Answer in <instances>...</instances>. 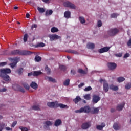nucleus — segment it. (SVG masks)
Here are the masks:
<instances>
[{
  "instance_id": "nucleus-3",
  "label": "nucleus",
  "mask_w": 131,
  "mask_h": 131,
  "mask_svg": "<svg viewBox=\"0 0 131 131\" xmlns=\"http://www.w3.org/2000/svg\"><path fill=\"white\" fill-rule=\"evenodd\" d=\"M75 113H90L91 112V107L89 106H85L79 110L75 111Z\"/></svg>"
},
{
  "instance_id": "nucleus-54",
  "label": "nucleus",
  "mask_w": 131,
  "mask_h": 131,
  "mask_svg": "<svg viewBox=\"0 0 131 131\" xmlns=\"http://www.w3.org/2000/svg\"><path fill=\"white\" fill-rule=\"evenodd\" d=\"M127 46H128V47H130V46H131V38H130L129 40L128 41V42L127 43Z\"/></svg>"
},
{
  "instance_id": "nucleus-20",
  "label": "nucleus",
  "mask_w": 131,
  "mask_h": 131,
  "mask_svg": "<svg viewBox=\"0 0 131 131\" xmlns=\"http://www.w3.org/2000/svg\"><path fill=\"white\" fill-rule=\"evenodd\" d=\"M87 48L90 50H94L95 49V44L93 43H88L86 45Z\"/></svg>"
},
{
  "instance_id": "nucleus-55",
  "label": "nucleus",
  "mask_w": 131,
  "mask_h": 131,
  "mask_svg": "<svg viewBox=\"0 0 131 131\" xmlns=\"http://www.w3.org/2000/svg\"><path fill=\"white\" fill-rule=\"evenodd\" d=\"M128 57H129V53H126L124 55L123 58H128Z\"/></svg>"
},
{
  "instance_id": "nucleus-46",
  "label": "nucleus",
  "mask_w": 131,
  "mask_h": 131,
  "mask_svg": "<svg viewBox=\"0 0 131 131\" xmlns=\"http://www.w3.org/2000/svg\"><path fill=\"white\" fill-rule=\"evenodd\" d=\"M46 46V44H45L43 42H40L38 44H37V47H38L39 48H43V47Z\"/></svg>"
},
{
  "instance_id": "nucleus-14",
  "label": "nucleus",
  "mask_w": 131,
  "mask_h": 131,
  "mask_svg": "<svg viewBox=\"0 0 131 131\" xmlns=\"http://www.w3.org/2000/svg\"><path fill=\"white\" fill-rule=\"evenodd\" d=\"M58 107H60L61 109H68V108H69V106L67 105L63 104L62 103L59 104V103L57 102L56 108H58Z\"/></svg>"
},
{
  "instance_id": "nucleus-26",
  "label": "nucleus",
  "mask_w": 131,
  "mask_h": 131,
  "mask_svg": "<svg viewBox=\"0 0 131 131\" xmlns=\"http://www.w3.org/2000/svg\"><path fill=\"white\" fill-rule=\"evenodd\" d=\"M80 101H81V98H80V96H77L76 98L73 99V102H74V103L76 104H77V103Z\"/></svg>"
},
{
  "instance_id": "nucleus-29",
  "label": "nucleus",
  "mask_w": 131,
  "mask_h": 131,
  "mask_svg": "<svg viewBox=\"0 0 131 131\" xmlns=\"http://www.w3.org/2000/svg\"><path fill=\"white\" fill-rule=\"evenodd\" d=\"M113 128L115 130H118V129H120V127L119 126H118V123H115L113 125Z\"/></svg>"
},
{
  "instance_id": "nucleus-16",
  "label": "nucleus",
  "mask_w": 131,
  "mask_h": 131,
  "mask_svg": "<svg viewBox=\"0 0 131 131\" xmlns=\"http://www.w3.org/2000/svg\"><path fill=\"white\" fill-rule=\"evenodd\" d=\"M30 86L34 90H37L38 89V85L35 82H32L30 85Z\"/></svg>"
},
{
  "instance_id": "nucleus-52",
  "label": "nucleus",
  "mask_w": 131,
  "mask_h": 131,
  "mask_svg": "<svg viewBox=\"0 0 131 131\" xmlns=\"http://www.w3.org/2000/svg\"><path fill=\"white\" fill-rule=\"evenodd\" d=\"M75 73H76V72L75 70H71V74H72V75H75Z\"/></svg>"
},
{
  "instance_id": "nucleus-32",
  "label": "nucleus",
  "mask_w": 131,
  "mask_h": 131,
  "mask_svg": "<svg viewBox=\"0 0 131 131\" xmlns=\"http://www.w3.org/2000/svg\"><path fill=\"white\" fill-rule=\"evenodd\" d=\"M53 14V10H47L45 12V15L46 16H50Z\"/></svg>"
},
{
  "instance_id": "nucleus-27",
  "label": "nucleus",
  "mask_w": 131,
  "mask_h": 131,
  "mask_svg": "<svg viewBox=\"0 0 131 131\" xmlns=\"http://www.w3.org/2000/svg\"><path fill=\"white\" fill-rule=\"evenodd\" d=\"M71 15V13H70V11H66L64 13V16L65 18H67V19H69Z\"/></svg>"
},
{
  "instance_id": "nucleus-61",
  "label": "nucleus",
  "mask_w": 131,
  "mask_h": 131,
  "mask_svg": "<svg viewBox=\"0 0 131 131\" xmlns=\"http://www.w3.org/2000/svg\"><path fill=\"white\" fill-rule=\"evenodd\" d=\"M84 85V83H81L79 85H78V88H82Z\"/></svg>"
},
{
  "instance_id": "nucleus-4",
  "label": "nucleus",
  "mask_w": 131,
  "mask_h": 131,
  "mask_svg": "<svg viewBox=\"0 0 131 131\" xmlns=\"http://www.w3.org/2000/svg\"><path fill=\"white\" fill-rule=\"evenodd\" d=\"M119 32V29L117 28H113L107 31V34L110 36H115V35H117Z\"/></svg>"
},
{
  "instance_id": "nucleus-62",
  "label": "nucleus",
  "mask_w": 131,
  "mask_h": 131,
  "mask_svg": "<svg viewBox=\"0 0 131 131\" xmlns=\"http://www.w3.org/2000/svg\"><path fill=\"white\" fill-rule=\"evenodd\" d=\"M5 129H6V130H12V129L10 128L9 127H6L5 128Z\"/></svg>"
},
{
  "instance_id": "nucleus-17",
  "label": "nucleus",
  "mask_w": 131,
  "mask_h": 131,
  "mask_svg": "<svg viewBox=\"0 0 131 131\" xmlns=\"http://www.w3.org/2000/svg\"><path fill=\"white\" fill-rule=\"evenodd\" d=\"M103 90L105 93L109 91V84L108 83L105 82L103 83Z\"/></svg>"
},
{
  "instance_id": "nucleus-5",
  "label": "nucleus",
  "mask_w": 131,
  "mask_h": 131,
  "mask_svg": "<svg viewBox=\"0 0 131 131\" xmlns=\"http://www.w3.org/2000/svg\"><path fill=\"white\" fill-rule=\"evenodd\" d=\"M101 100V97H100V95L94 94L92 96V102L93 104H97L99 101Z\"/></svg>"
},
{
  "instance_id": "nucleus-39",
  "label": "nucleus",
  "mask_w": 131,
  "mask_h": 131,
  "mask_svg": "<svg viewBox=\"0 0 131 131\" xmlns=\"http://www.w3.org/2000/svg\"><path fill=\"white\" fill-rule=\"evenodd\" d=\"M37 10H38L39 13H45V8H40L39 7H38Z\"/></svg>"
},
{
  "instance_id": "nucleus-56",
  "label": "nucleus",
  "mask_w": 131,
  "mask_h": 131,
  "mask_svg": "<svg viewBox=\"0 0 131 131\" xmlns=\"http://www.w3.org/2000/svg\"><path fill=\"white\" fill-rule=\"evenodd\" d=\"M19 91L20 92H21V93H25V90L24 89V88L20 87L19 88Z\"/></svg>"
},
{
  "instance_id": "nucleus-47",
  "label": "nucleus",
  "mask_w": 131,
  "mask_h": 131,
  "mask_svg": "<svg viewBox=\"0 0 131 131\" xmlns=\"http://www.w3.org/2000/svg\"><path fill=\"white\" fill-rule=\"evenodd\" d=\"M59 69H60V70H62V71H65V70H66L67 69V68L66 66H65L61 65L59 66Z\"/></svg>"
},
{
  "instance_id": "nucleus-37",
  "label": "nucleus",
  "mask_w": 131,
  "mask_h": 131,
  "mask_svg": "<svg viewBox=\"0 0 131 131\" xmlns=\"http://www.w3.org/2000/svg\"><path fill=\"white\" fill-rule=\"evenodd\" d=\"M125 88L126 90H130L131 88V82L127 83L125 85Z\"/></svg>"
},
{
  "instance_id": "nucleus-28",
  "label": "nucleus",
  "mask_w": 131,
  "mask_h": 131,
  "mask_svg": "<svg viewBox=\"0 0 131 131\" xmlns=\"http://www.w3.org/2000/svg\"><path fill=\"white\" fill-rule=\"evenodd\" d=\"M32 109L36 111H40V108L39 107V105H33L32 106Z\"/></svg>"
},
{
  "instance_id": "nucleus-49",
  "label": "nucleus",
  "mask_w": 131,
  "mask_h": 131,
  "mask_svg": "<svg viewBox=\"0 0 131 131\" xmlns=\"http://www.w3.org/2000/svg\"><path fill=\"white\" fill-rule=\"evenodd\" d=\"M85 92H89V91H92V87L91 86H88L86 87L84 89Z\"/></svg>"
},
{
  "instance_id": "nucleus-45",
  "label": "nucleus",
  "mask_w": 131,
  "mask_h": 131,
  "mask_svg": "<svg viewBox=\"0 0 131 131\" xmlns=\"http://www.w3.org/2000/svg\"><path fill=\"white\" fill-rule=\"evenodd\" d=\"M27 39H28V34H25L24 36V42H26V41H27Z\"/></svg>"
},
{
  "instance_id": "nucleus-58",
  "label": "nucleus",
  "mask_w": 131,
  "mask_h": 131,
  "mask_svg": "<svg viewBox=\"0 0 131 131\" xmlns=\"http://www.w3.org/2000/svg\"><path fill=\"white\" fill-rule=\"evenodd\" d=\"M16 124H17V121H14V122H13V123H12L11 126H12V127H15V126L16 125Z\"/></svg>"
},
{
  "instance_id": "nucleus-44",
  "label": "nucleus",
  "mask_w": 131,
  "mask_h": 131,
  "mask_svg": "<svg viewBox=\"0 0 131 131\" xmlns=\"http://www.w3.org/2000/svg\"><path fill=\"white\" fill-rule=\"evenodd\" d=\"M19 129L21 131H28V128H27L26 127H23V126H19Z\"/></svg>"
},
{
  "instance_id": "nucleus-41",
  "label": "nucleus",
  "mask_w": 131,
  "mask_h": 131,
  "mask_svg": "<svg viewBox=\"0 0 131 131\" xmlns=\"http://www.w3.org/2000/svg\"><path fill=\"white\" fill-rule=\"evenodd\" d=\"M84 99H85V100H91V95L90 94H86L84 96Z\"/></svg>"
},
{
  "instance_id": "nucleus-9",
  "label": "nucleus",
  "mask_w": 131,
  "mask_h": 131,
  "mask_svg": "<svg viewBox=\"0 0 131 131\" xmlns=\"http://www.w3.org/2000/svg\"><path fill=\"white\" fill-rule=\"evenodd\" d=\"M0 77H1L3 80H5V81H6L8 82V81H11V78L10 77V76L7 74H0Z\"/></svg>"
},
{
  "instance_id": "nucleus-63",
  "label": "nucleus",
  "mask_w": 131,
  "mask_h": 131,
  "mask_svg": "<svg viewBox=\"0 0 131 131\" xmlns=\"http://www.w3.org/2000/svg\"><path fill=\"white\" fill-rule=\"evenodd\" d=\"M32 75L33 76V73L30 72L28 74V76H31Z\"/></svg>"
},
{
  "instance_id": "nucleus-64",
  "label": "nucleus",
  "mask_w": 131,
  "mask_h": 131,
  "mask_svg": "<svg viewBox=\"0 0 131 131\" xmlns=\"http://www.w3.org/2000/svg\"><path fill=\"white\" fill-rule=\"evenodd\" d=\"M115 86H114V85L112 84L110 85V88L111 89V90H113V89H114Z\"/></svg>"
},
{
  "instance_id": "nucleus-6",
  "label": "nucleus",
  "mask_w": 131,
  "mask_h": 131,
  "mask_svg": "<svg viewBox=\"0 0 131 131\" xmlns=\"http://www.w3.org/2000/svg\"><path fill=\"white\" fill-rule=\"evenodd\" d=\"M107 66L108 69L112 71L116 69V67H117V64L114 62H108Z\"/></svg>"
},
{
  "instance_id": "nucleus-51",
  "label": "nucleus",
  "mask_w": 131,
  "mask_h": 131,
  "mask_svg": "<svg viewBox=\"0 0 131 131\" xmlns=\"http://www.w3.org/2000/svg\"><path fill=\"white\" fill-rule=\"evenodd\" d=\"M115 56L116 57H119V58L121 57V56H122V53H117L115 54Z\"/></svg>"
},
{
  "instance_id": "nucleus-36",
  "label": "nucleus",
  "mask_w": 131,
  "mask_h": 131,
  "mask_svg": "<svg viewBox=\"0 0 131 131\" xmlns=\"http://www.w3.org/2000/svg\"><path fill=\"white\" fill-rule=\"evenodd\" d=\"M79 20L82 24L85 23V19H84V17H81V16L79 17Z\"/></svg>"
},
{
  "instance_id": "nucleus-7",
  "label": "nucleus",
  "mask_w": 131,
  "mask_h": 131,
  "mask_svg": "<svg viewBox=\"0 0 131 131\" xmlns=\"http://www.w3.org/2000/svg\"><path fill=\"white\" fill-rule=\"evenodd\" d=\"M63 5L64 7H67V8H70V9H75V8H76L74 4L71 3L69 1H67L64 2L63 3Z\"/></svg>"
},
{
  "instance_id": "nucleus-50",
  "label": "nucleus",
  "mask_w": 131,
  "mask_h": 131,
  "mask_svg": "<svg viewBox=\"0 0 131 131\" xmlns=\"http://www.w3.org/2000/svg\"><path fill=\"white\" fill-rule=\"evenodd\" d=\"M97 26L98 27H101L102 26V21L101 20H98L97 22Z\"/></svg>"
},
{
  "instance_id": "nucleus-18",
  "label": "nucleus",
  "mask_w": 131,
  "mask_h": 131,
  "mask_svg": "<svg viewBox=\"0 0 131 131\" xmlns=\"http://www.w3.org/2000/svg\"><path fill=\"white\" fill-rule=\"evenodd\" d=\"M125 105V103L124 102H123L122 104H118L117 106V110H118V111H121L124 108V105Z\"/></svg>"
},
{
  "instance_id": "nucleus-60",
  "label": "nucleus",
  "mask_w": 131,
  "mask_h": 131,
  "mask_svg": "<svg viewBox=\"0 0 131 131\" xmlns=\"http://www.w3.org/2000/svg\"><path fill=\"white\" fill-rule=\"evenodd\" d=\"M113 91H118V86H115V88H113Z\"/></svg>"
},
{
  "instance_id": "nucleus-30",
  "label": "nucleus",
  "mask_w": 131,
  "mask_h": 131,
  "mask_svg": "<svg viewBox=\"0 0 131 131\" xmlns=\"http://www.w3.org/2000/svg\"><path fill=\"white\" fill-rule=\"evenodd\" d=\"M77 72L78 73H80V74H86V72H85L84 70H83L82 69H78Z\"/></svg>"
},
{
  "instance_id": "nucleus-25",
  "label": "nucleus",
  "mask_w": 131,
  "mask_h": 131,
  "mask_svg": "<svg viewBox=\"0 0 131 131\" xmlns=\"http://www.w3.org/2000/svg\"><path fill=\"white\" fill-rule=\"evenodd\" d=\"M41 74H42V72L41 71H34L33 76H38V75H41Z\"/></svg>"
},
{
  "instance_id": "nucleus-23",
  "label": "nucleus",
  "mask_w": 131,
  "mask_h": 131,
  "mask_svg": "<svg viewBox=\"0 0 131 131\" xmlns=\"http://www.w3.org/2000/svg\"><path fill=\"white\" fill-rule=\"evenodd\" d=\"M62 124V120L61 119H57L55 121L54 125L55 126H59Z\"/></svg>"
},
{
  "instance_id": "nucleus-2",
  "label": "nucleus",
  "mask_w": 131,
  "mask_h": 131,
  "mask_svg": "<svg viewBox=\"0 0 131 131\" xmlns=\"http://www.w3.org/2000/svg\"><path fill=\"white\" fill-rule=\"evenodd\" d=\"M8 60L10 61V62H13L11 63L9 65L11 68H14L17 66V63L20 62V57H14V58H9Z\"/></svg>"
},
{
  "instance_id": "nucleus-33",
  "label": "nucleus",
  "mask_w": 131,
  "mask_h": 131,
  "mask_svg": "<svg viewBox=\"0 0 131 131\" xmlns=\"http://www.w3.org/2000/svg\"><path fill=\"white\" fill-rule=\"evenodd\" d=\"M70 83V80L69 79H67L63 82V85H65V86H68Z\"/></svg>"
},
{
  "instance_id": "nucleus-10",
  "label": "nucleus",
  "mask_w": 131,
  "mask_h": 131,
  "mask_svg": "<svg viewBox=\"0 0 131 131\" xmlns=\"http://www.w3.org/2000/svg\"><path fill=\"white\" fill-rule=\"evenodd\" d=\"M49 37L51 41H54L55 39H59L61 38V37L60 36H58V35H56V34L49 35Z\"/></svg>"
},
{
  "instance_id": "nucleus-57",
  "label": "nucleus",
  "mask_w": 131,
  "mask_h": 131,
  "mask_svg": "<svg viewBox=\"0 0 131 131\" xmlns=\"http://www.w3.org/2000/svg\"><path fill=\"white\" fill-rule=\"evenodd\" d=\"M37 28V25L36 24H34L31 27V29L33 30V28Z\"/></svg>"
},
{
  "instance_id": "nucleus-12",
  "label": "nucleus",
  "mask_w": 131,
  "mask_h": 131,
  "mask_svg": "<svg viewBox=\"0 0 131 131\" xmlns=\"http://www.w3.org/2000/svg\"><path fill=\"white\" fill-rule=\"evenodd\" d=\"M91 127V122H86L84 123L81 125V128L82 129H88V128H90Z\"/></svg>"
},
{
  "instance_id": "nucleus-19",
  "label": "nucleus",
  "mask_w": 131,
  "mask_h": 131,
  "mask_svg": "<svg viewBox=\"0 0 131 131\" xmlns=\"http://www.w3.org/2000/svg\"><path fill=\"white\" fill-rule=\"evenodd\" d=\"M99 111H100L99 107H93V109L91 111V113L92 114H97V113H99Z\"/></svg>"
},
{
  "instance_id": "nucleus-42",
  "label": "nucleus",
  "mask_w": 131,
  "mask_h": 131,
  "mask_svg": "<svg viewBox=\"0 0 131 131\" xmlns=\"http://www.w3.org/2000/svg\"><path fill=\"white\" fill-rule=\"evenodd\" d=\"M119 15L117 13H113L111 15V18H114L115 19H116L117 18V16H118Z\"/></svg>"
},
{
  "instance_id": "nucleus-11",
  "label": "nucleus",
  "mask_w": 131,
  "mask_h": 131,
  "mask_svg": "<svg viewBox=\"0 0 131 131\" xmlns=\"http://www.w3.org/2000/svg\"><path fill=\"white\" fill-rule=\"evenodd\" d=\"M58 102H49L47 103V106L49 108H57V105Z\"/></svg>"
},
{
  "instance_id": "nucleus-24",
  "label": "nucleus",
  "mask_w": 131,
  "mask_h": 131,
  "mask_svg": "<svg viewBox=\"0 0 131 131\" xmlns=\"http://www.w3.org/2000/svg\"><path fill=\"white\" fill-rule=\"evenodd\" d=\"M45 79H48L49 81H51V82H57V81H56V79H54L51 77L46 76L45 77Z\"/></svg>"
},
{
  "instance_id": "nucleus-43",
  "label": "nucleus",
  "mask_w": 131,
  "mask_h": 131,
  "mask_svg": "<svg viewBox=\"0 0 131 131\" xmlns=\"http://www.w3.org/2000/svg\"><path fill=\"white\" fill-rule=\"evenodd\" d=\"M68 53H71V54H78V52H77V51L73 50H68Z\"/></svg>"
},
{
  "instance_id": "nucleus-53",
  "label": "nucleus",
  "mask_w": 131,
  "mask_h": 131,
  "mask_svg": "<svg viewBox=\"0 0 131 131\" xmlns=\"http://www.w3.org/2000/svg\"><path fill=\"white\" fill-rule=\"evenodd\" d=\"M6 65H7V62H6L0 63V67L3 66H6Z\"/></svg>"
},
{
  "instance_id": "nucleus-59",
  "label": "nucleus",
  "mask_w": 131,
  "mask_h": 131,
  "mask_svg": "<svg viewBox=\"0 0 131 131\" xmlns=\"http://www.w3.org/2000/svg\"><path fill=\"white\" fill-rule=\"evenodd\" d=\"M7 89L6 88H3L2 89H1L0 93H4L5 92H6Z\"/></svg>"
},
{
  "instance_id": "nucleus-38",
  "label": "nucleus",
  "mask_w": 131,
  "mask_h": 131,
  "mask_svg": "<svg viewBox=\"0 0 131 131\" xmlns=\"http://www.w3.org/2000/svg\"><path fill=\"white\" fill-rule=\"evenodd\" d=\"M35 61L36 62H40V61H41V57L39 56H36L35 57Z\"/></svg>"
},
{
  "instance_id": "nucleus-48",
  "label": "nucleus",
  "mask_w": 131,
  "mask_h": 131,
  "mask_svg": "<svg viewBox=\"0 0 131 131\" xmlns=\"http://www.w3.org/2000/svg\"><path fill=\"white\" fill-rule=\"evenodd\" d=\"M5 128V123H2L0 124V131H3Z\"/></svg>"
},
{
  "instance_id": "nucleus-13",
  "label": "nucleus",
  "mask_w": 131,
  "mask_h": 131,
  "mask_svg": "<svg viewBox=\"0 0 131 131\" xmlns=\"http://www.w3.org/2000/svg\"><path fill=\"white\" fill-rule=\"evenodd\" d=\"M109 50H110V47H105L98 50V52L100 54H103V53H106V52H108Z\"/></svg>"
},
{
  "instance_id": "nucleus-8",
  "label": "nucleus",
  "mask_w": 131,
  "mask_h": 131,
  "mask_svg": "<svg viewBox=\"0 0 131 131\" xmlns=\"http://www.w3.org/2000/svg\"><path fill=\"white\" fill-rule=\"evenodd\" d=\"M12 72V71L9 68L1 69H0V75L9 74Z\"/></svg>"
},
{
  "instance_id": "nucleus-21",
  "label": "nucleus",
  "mask_w": 131,
  "mask_h": 131,
  "mask_svg": "<svg viewBox=\"0 0 131 131\" xmlns=\"http://www.w3.org/2000/svg\"><path fill=\"white\" fill-rule=\"evenodd\" d=\"M24 71V70L23 69V68H19L16 70V73H18V75H22Z\"/></svg>"
},
{
  "instance_id": "nucleus-1",
  "label": "nucleus",
  "mask_w": 131,
  "mask_h": 131,
  "mask_svg": "<svg viewBox=\"0 0 131 131\" xmlns=\"http://www.w3.org/2000/svg\"><path fill=\"white\" fill-rule=\"evenodd\" d=\"M32 52L29 51H20L19 50H12L9 53V56H28L31 55Z\"/></svg>"
},
{
  "instance_id": "nucleus-15",
  "label": "nucleus",
  "mask_w": 131,
  "mask_h": 131,
  "mask_svg": "<svg viewBox=\"0 0 131 131\" xmlns=\"http://www.w3.org/2000/svg\"><path fill=\"white\" fill-rule=\"evenodd\" d=\"M53 125V123L51 121H47L44 123V128H48L49 127Z\"/></svg>"
},
{
  "instance_id": "nucleus-22",
  "label": "nucleus",
  "mask_w": 131,
  "mask_h": 131,
  "mask_svg": "<svg viewBox=\"0 0 131 131\" xmlns=\"http://www.w3.org/2000/svg\"><path fill=\"white\" fill-rule=\"evenodd\" d=\"M105 126H106V125L105 124V123H102L101 124V125H97L96 128L98 130H103V128L105 127Z\"/></svg>"
},
{
  "instance_id": "nucleus-34",
  "label": "nucleus",
  "mask_w": 131,
  "mask_h": 131,
  "mask_svg": "<svg viewBox=\"0 0 131 131\" xmlns=\"http://www.w3.org/2000/svg\"><path fill=\"white\" fill-rule=\"evenodd\" d=\"M117 80H118V82L120 83L124 81V80H125V78L123 77H119L117 78Z\"/></svg>"
},
{
  "instance_id": "nucleus-31",
  "label": "nucleus",
  "mask_w": 131,
  "mask_h": 131,
  "mask_svg": "<svg viewBox=\"0 0 131 131\" xmlns=\"http://www.w3.org/2000/svg\"><path fill=\"white\" fill-rule=\"evenodd\" d=\"M58 31H59V29L55 27H52L51 29V32H52V33L58 32Z\"/></svg>"
},
{
  "instance_id": "nucleus-35",
  "label": "nucleus",
  "mask_w": 131,
  "mask_h": 131,
  "mask_svg": "<svg viewBox=\"0 0 131 131\" xmlns=\"http://www.w3.org/2000/svg\"><path fill=\"white\" fill-rule=\"evenodd\" d=\"M23 85L24 87L25 88V89H26V90H29V89H30V86L26 82H24L23 83Z\"/></svg>"
},
{
  "instance_id": "nucleus-40",
  "label": "nucleus",
  "mask_w": 131,
  "mask_h": 131,
  "mask_svg": "<svg viewBox=\"0 0 131 131\" xmlns=\"http://www.w3.org/2000/svg\"><path fill=\"white\" fill-rule=\"evenodd\" d=\"M45 70H46V72L47 73V74H51V69H50V68H49V67H48V66H46Z\"/></svg>"
}]
</instances>
